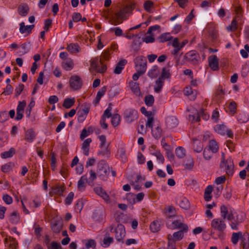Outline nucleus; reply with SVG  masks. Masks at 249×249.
<instances>
[{"instance_id":"nucleus-1","label":"nucleus","mask_w":249,"mask_h":249,"mask_svg":"<svg viewBox=\"0 0 249 249\" xmlns=\"http://www.w3.org/2000/svg\"><path fill=\"white\" fill-rule=\"evenodd\" d=\"M220 167L221 169L224 168L226 174L228 176H232L233 173L234 164L231 157H229L227 160L225 159V154L222 153L221 161L220 164Z\"/></svg>"},{"instance_id":"nucleus-2","label":"nucleus","mask_w":249,"mask_h":249,"mask_svg":"<svg viewBox=\"0 0 249 249\" xmlns=\"http://www.w3.org/2000/svg\"><path fill=\"white\" fill-rule=\"evenodd\" d=\"M135 67L137 68V71L140 74H143L146 71L147 61L143 56L137 57L135 59Z\"/></svg>"},{"instance_id":"nucleus-3","label":"nucleus","mask_w":249,"mask_h":249,"mask_svg":"<svg viewBox=\"0 0 249 249\" xmlns=\"http://www.w3.org/2000/svg\"><path fill=\"white\" fill-rule=\"evenodd\" d=\"M124 116L128 123H131L138 119V113L134 109L128 108L124 111Z\"/></svg>"},{"instance_id":"nucleus-4","label":"nucleus","mask_w":249,"mask_h":249,"mask_svg":"<svg viewBox=\"0 0 249 249\" xmlns=\"http://www.w3.org/2000/svg\"><path fill=\"white\" fill-rule=\"evenodd\" d=\"M211 227L218 232H222L225 230L226 225L223 219L215 218L212 220Z\"/></svg>"},{"instance_id":"nucleus-5","label":"nucleus","mask_w":249,"mask_h":249,"mask_svg":"<svg viewBox=\"0 0 249 249\" xmlns=\"http://www.w3.org/2000/svg\"><path fill=\"white\" fill-rule=\"evenodd\" d=\"M81 78L78 75H73L70 79V85L71 88L74 90H79L82 86Z\"/></svg>"},{"instance_id":"nucleus-6","label":"nucleus","mask_w":249,"mask_h":249,"mask_svg":"<svg viewBox=\"0 0 249 249\" xmlns=\"http://www.w3.org/2000/svg\"><path fill=\"white\" fill-rule=\"evenodd\" d=\"M115 232V238L119 242L124 243L123 239L125 236V231L124 226L122 225H118L117 227L114 229Z\"/></svg>"},{"instance_id":"nucleus-7","label":"nucleus","mask_w":249,"mask_h":249,"mask_svg":"<svg viewBox=\"0 0 249 249\" xmlns=\"http://www.w3.org/2000/svg\"><path fill=\"white\" fill-rule=\"evenodd\" d=\"M184 57L188 62L194 65H196L198 63V60L200 58L199 54L195 51H190L185 54Z\"/></svg>"},{"instance_id":"nucleus-8","label":"nucleus","mask_w":249,"mask_h":249,"mask_svg":"<svg viewBox=\"0 0 249 249\" xmlns=\"http://www.w3.org/2000/svg\"><path fill=\"white\" fill-rule=\"evenodd\" d=\"M52 230L53 232L58 233L62 228V220L61 219L54 218L51 223Z\"/></svg>"},{"instance_id":"nucleus-9","label":"nucleus","mask_w":249,"mask_h":249,"mask_svg":"<svg viewBox=\"0 0 249 249\" xmlns=\"http://www.w3.org/2000/svg\"><path fill=\"white\" fill-rule=\"evenodd\" d=\"M209 65L213 71L218 70V59L215 55H213L209 57Z\"/></svg>"},{"instance_id":"nucleus-10","label":"nucleus","mask_w":249,"mask_h":249,"mask_svg":"<svg viewBox=\"0 0 249 249\" xmlns=\"http://www.w3.org/2000/svg\"><path fill=\"white\" fill-rule=\"evenodd\" d=\"M4 243L8 245L10 249H17L18 244L15 238L7 236L4 239Z\"/></svg>"},{"instance_id":"nucleus-11","label":"nucleus","mask_w":249,"mask_h":249,"mask_svg":"<svg viewBox=\"0 0 249 249\" xmlns=\"http://www.w3.org/2000/svg\"><path fill=\"white\" fill-rule=\"evenodd\" d=\"M172 224L173 225V229H181V230H183L185 232H187L188 230V227L187 225L183 223L180 219L174 221L172 222Z\"/></svg>"},{"instance_id":"nucleus-12","label":"nucleus","mask_w":249,"mask_h":249,"mask_svg":"<svg viewBox=\"0 0 249 249\" xmlns=\"http://www.w3.org/2000/svg\"><path fill=\"white\" fill-rule=\"evenodd\" d=\"M127 63V60L126 59H122L119 61L117 64L113 72L115 74H119L122 72V71L124 69V66Z\"/></svg>"},{"instance_id":"nucleus-13","label":"nucleus","mask_w":249,"mask_h":249,"mask_svg":"<svg viewBox=\"0 0 249 249\" xmlns=\"http://www.w3.org/2000/svg\"><path fill=\"white\" fill-rule=\"evenodd\" d=\"M241 244L242 246L243 249H248L249 248V233L245 232L242 234L241 238Z\"/></svg>"},{"instance_id":"nucleus-14","label":"nucleus","mask_w":249,"mask_h":249,"mask_svg":"<svg viewBox=\"0 0 249 249\" xmlns=\"http://www.w3.org/2000/svg\"><path fill=\"white\" fill-rule=\"evenodd\" d=\"M95 193L102 197L105 200H108L109 199L108 195L106 192L101 187H97L94 188Z\"/></svg>"},{"instance_id":"nucleus-15","label":"nucleus","mask_w":249,"mask_h":249,"mask_svg":"<svg viewBox=\"0 0 249 249\" xmlns=\"http://www.w3.org/2000/svg\"><path fill=\"white\" fill-rule=\"evenodd\" d=\"M19 25V31L21 34L26 33H27L28 34L31 33L32 30L35 27L34 24L25 26L24 23L23 22H21Z\"/></svg>"},{"instance_id":"nucleus-16","label":"nucleus","mask_w":249,"mask_h":249,"mask_svg":"<svg viewBox=\"0 0 249 249\" xmlns=\"http://www.w3.org/2000/svg\"><path fill=\"white\" fill-rule=\"evenodd\" d=\"M18 14L22 16L25 17L27 15L29 11V7L28 5L25 3L23 4L19 5L18 9Z\"/></svg>"},{"instance_id":"nucleus-17","label":"nucleus","mask_w":249,"mask_h":249,"mask_svg":"<svg viewBox=\"0 0 249 249\" xmlns=\"http://www.w3.org/2000/svg\"><path fill=\"white\" fill-rule=\"evenodd\" d=\"M92 140L90 138L85 140L82 143V149L83 150V154L86 156L89 154V147Z\"/></svg>"},{"instance_id":"nucleus-18","label":"nucleus","mask_w":249,"mask_h":249,"mask_svg":"<svg viewBox=\"0 0 249 249\" xmlns=\"http://www.w3.org/2000/svg\"><path fill=\"white\" fill-rule=\"evenodd\" d=\"M88 181L87 177L85 175L82 176L77 183V189L79 191L83 192L86 188L85 181Z\"/></svg>"},{"instance_id":"nucleus-19","label":"nucleus","mask_w":249,"mask_h":249,"mask_svg":"<svg viewBox=\"0 0 249 249\" xmlns=\"http://www.w3.org/2000/svg\"><path fill=\"white\" fill-rule=\"evenodd\" d=\"M80 47L77 43H70L67 47V50L71 53H76L79 52Z\"/></svg>"},{"instance_id":"nucleus-20","label":"nucleus","mask_w":249,"mask_h":249,"mask_svg":"<svg viewBox=\"0 0 249 249\" xmlns=\"http://www.w3.org/2000/svg\"><path fill=\"white\" fill-rule=\"evenodd\" d=\"M133 36H135L132 46L133 49L135 51H138L139 49V47L142 44V40L140 36H138L137 35H133Z\"/></svg>"},{"instance_id":"nucleus-21","label":"nucleus","mask_w":249,"mask_h":249,"mask_svg":"<svg viewBox=\"0 0 249 249\" xmlns=\"http://www.w3.org/2000/svg\"><path fill=\"white\" fill-rule=\"evenodd\" d=\"M213 188L211 185L208 186L205 190L204 198L206 201H209L212 198L211 193Z\"/></svg>"},{"instance_id":"nucleus-22","label":"nucleus","mask_w":249,"mask_h":249,"mask_svg":"<svg viewBox=\"0 0 249 249\" xmlns=\"http://www.w3.org/2000/svg\"><path fill=\"white\" fill-rule=\"evenodd\" d=\"M109 172V168H105L102 171H97V174L98 177L102 180H106L107 178Z\"/></svg>"},{"instance_id":"nucleus-23","label":"nucleus","mask_w":249,"mask_h":249,"mask_svg":"<svg viewBox=\"0 0 249 249\" xmlns=\"http://www.w3.org/2000/svg\"><path fill=\"white\" fill-rule=\"evenodd\" d=\"M164 80L159 77L156 81V85L154 87V91L157 93H159L163 86Z\"/></svg>"},{"instance_id":"nucleus-24","label":"nucleus","mask_w":249,"mask_h":249,"mask_svg":"<svg viewBox=\"0 0 249 249\" xmlns=\"http://www.w3.org/2000/svg\"><path fill=\"white\" fill-rule=\"evenodd\" d=\"M36 137L34 131L32 129H28L25 134V139L29 142H32Z\"/></svg>"},{"instance_id":"nucleus-25","label":"nucleus","mask_w":249,"mask_h":249,"mask_svg":"<svg viewBox=\"0 0 249 249\" xmlns=\"http://www.w3.org/2000/svg\"><path fill=\"white\" fill-rule=\"evenodd\" d=\"M15 166L14 162H9L1 166V170L4 173H7L11 170Z\"/></svg>"},{"instance_id":"nucleus-26","label":"nucleus","mask_w":249,"mask_h":249,"mask_svg":"<svg viewBox=\"0 0 249 249\" xmlns=\"http://www.w3.org/2000/svg\"><path fill=\"white\" fill-rule=\"evenodd\" d=\"M162 129L160 125L152 129L153 136L157 140L159 139L161 135Z\"/></svg>"},{"instance_id":"nucleus-27","label":"nucleus","mask_w":249,"mask_h":249,"mask_svg":"<svg viewBox=\"0 0 249 249\" xmlns=\"http://www.w3.org/2000/svg\"><path fill=\"white\" fill-rule=\"evenodd\" d=\"M74 98H67L64 100L63 103V107L66 108H70L74 105Z\"/></svg>"},{"instance_id":"nucleus-28","label":"nucleus","mask_w":249,"mask_h":249,"mask_svg":"<svg viewBox=\"0 0 249 249\" xmlns=\"http://www.w3.org/2000/svg\"><path fill=\"white\" fill-rule=\"evenodd\" d=\"M130 86L132 91L136 95H139L141 93L139 85L137 82H131L130 83Z\"/></svg>"},{"instance_id":"nucleus-29","label":"nucleus","mask_w":249,"mask_h":249,"mask_svg":"<svg viewBox=\"0 0 249 249\" xmlns=\"http://www.w3.org/2000/svg\"><path fill=\"white\" fill-rule=\"evenodd\" d=\"M179 206L183 209L188 210L190 205L189 201L186 197H182L179 203Z\"/></svg>"},{"instance_id":"nucleus-30","label":"nucleus","mask_w":249,"mask_h":249,"mask_svg":"<svg viewBox=\"0 0 249 249\" xmlns=\"http://www.w3.org/2000/svg\"><path fill=\"white\" fill-rule=\"evenodd\" d=\"M22 51H19L18 53L20 56L28 53L30 51V43H24L21 45Z\"/></svg>"},{"instance_id":"nucleus-31","label":"nucleus","mask_w":249,"mask_h":249,"mask_svg":"<svg viewBox=\"0 0 249 249\" xmlns=\"http://www.w3.org/2000/svg\"><path fill=\"white\" fill-rule=\"evenodd\" d=\"M159 74V71L157 66H154L148 72V76L151 78H154L158 76Z\"/></svg>"},{"instance_id":"nucleus-32","label":"nucleus","mask_w":249,"mask_h":249,"mask_svg":"<svg viewBox=\"0 0 249 249\" xmlns=\"http://www.w3.org/2000/svg\"><path fill=\"white\" fill-rule=\"evenodd\" d=\"M226 126L224 124H217L214 127V130L217 133L224 135L226 132Z\"/></svg>"},{"instance_id":"nucleus-33","label":"nucleus","mask_w":249,"mask_h":249,"mask_svg":"<svg viewBox=\"0 0 249 249\" xmlns=\"http://www.w3.org/2000/svg\"><path fill=\"white\" fill-rule=\"evenodd\" d=\"M15 153V149L14 148H11L9 151L2 153L1 154V157L2 159L11 158L13 156Z\"/></svg>"},{"instance_id":"nucleus-34","label":"nucleus","mask_w":249,"mask_h":249,"mask_svg":"<svg viewBox=\"0 0 249 249\" xmlns=\"http://www.w3.org/2000/svg\"><path fill=\"white\" fill-rule=\"evenodd\" d=\"M207 149L212 151V153H216L218 150V146L215 141L212 140L210 141L209 147Z\"/></svg>"},{"instance_id":"nucleus-35","label":"nucleus","mask_w":249,"mask_h":249,"mask_svg":"<svg viewBox=\"0 0 249 249\" xmlns=\"http://www.w3.org/2000/svg\"><path fill=\"white\" fill-rule=\"evenodd\" d=\"M185 150L181 146H178L176 149V154L179 158H183L185 156Z\"/></svg>"},{"instance_id":"nucleus-36","label":"nucleus","mask_w":249,"mask_h":249,"mask_svg":"<svg viewBox=\"0 0 249 249\" xmlns=\"http://www.w3.org/2000/svg\"><path fill=\"white\" fill-rule=\"evenodd\" d=\"M194 165V162L192 158H187L184 164V167L188 170H192Z\"/></svg>"},{"instance_id":"nucleus-37","label":"nucleus","mask_w":249,"mask_h":249,"mask_svg":"<svg viewBox=\"0 0 249 249\" xmlns=\"http://www.w3.org/2000/svg\"><path fill=\"white\" fill-rule=\"evenodd\" d=\"M172 36H170V33H166L162 34L159 37L160 42H164L172 39Z\"/></svg>"},{"instance_id":"nucleus-38","label":"nucleus","mask_w":249,"mask_h":249,"mask_svg":"<svg viewBox=\"0 0 249 249\" xmlns=\"http://www.w3.org/2000/svg\"><path fill=\"white\" fill-rule=\"evenodd\" d=\"M242 235V233L240 231H239L238 232H233L232 234L231 239L232 243L234 245L237 244L239 239H240Z\"/></svg>"},{"instance_id":"nucleus-39","label":"nucleus","mask_w":249,"mask_h":249,"mask_svg":"<svg viewBox=\"0 0 249 249\" xmlns=\"http://www.w3.org/2000/svg\"><path fill=\"white\" fill-rule=\"evenodd\" d=\"M18 213L17 212L15 211L11 213L10 217V222L13 224H17L19 220V216L17 215Z\"/></svg>"},{"instance_id":"nucleus-40","label":"nucleus","mask_w":249,"mask_h":249,"mask_svg":"<svg viewBox=\"0 0 249 249\" xmlns=\"http://www.w3.org/2000/svg\"><path fill=\"white\" fill-rule=\"evenodd\" d=\"M160 224L158 220L154 221L150 226V230L153 232H156L160 230Z\"/></svg>"},{"instance_id":"nucleus-41","label":"nucleus","mask_w":249,"mask_h":249,"mask_svg":"<svg viewBox=\"0 0 249 249\" xmlns=\"http://www.w3.org/2000/svg\"><path fill=\"white\" fill-rule=\"evenodd\" d=\"M167 123L169 126L174 127L178 124V120L174 117H170L167 120Z\"/></svg>"},{"instance_id":"nucleus-42","label":"nucleus","mask_w":249,"mask_h":249,"mask_svg":"<svg viewBox=\"0 0 249 249\" xmlns=\"http://www.w3.org/2000/svg\"><path fill=\"white\" fill-rule=\"evenodd\" d=\"M144 102L148 107L153 106L154 102V96L152 95H148L144 97Z\"/></svg>"},{"instance_id":"nucleus-43","label":"nucleus","mask_w":249,"mask_h":249,"mask_svg":"<svg viewBox=\"0 0 249 249\" xmlns=\"http://www.w3.org/2000/svg\"><path fill=\"white\" fill-rule=\"evenodd\" d=\"M118 153L119 154V156L123 162H125L127 158L125 153V150L124 148H120L118 150Z\"/></svg>"},{"instance_id":"nucleus-44","label":"nucleus","mask_w":249,"mask_h":249,"mask_svg":"<svg viewBox=\"0 0 249 249\" xmlns=\"http://www.w3.org/2000/svg\"><path fill=\"white\" fill-rule=\"evenodd\" d=\"M121 117L118 114H114L111 119V124L114 127L117 126L120 122Z\"/></svg>"},{"instance_id":"nucleus-45","label":"nucleus","mask_w":249,"mask_h":249,"mask_svg":"<svg viewBox=\"0 0 249 249\" xmlns=\"http://www.w3.org/2000/svg\"><path fill=\"white\" fill-rule=\"evenodd\" d=\"M194 150L197 153H200L203 149V145L199 141H196L194 142Z\"/></svg>"},{"instance_id":"nucleus-46","label":"nucleus","mask_w":249,"mask_h":249,"mask_svg":"<svg viewBox=\"0 0 249 249\" xmlns=\"http://www.w3.org/2000/svg\"><path fill=\"white\" fill-rule=\"evenodd\" d=\"M103 242L105 247H108L110 244L113 242V238L109 237V233H107L105 235V237L104 238Z\"/></svg>"},{"instance_id":"nucleus-47","label":"nucleus","mask_w":249,"mask_h":249,"mask_svg":"<svg viewBox=\"0 0 249 249\" xmlns=\"http://www.w3.org/2000/svg\"><path fill=\"white\" fill-rule=\"evenodd\" d=\"M92 131V130L91 126H89L87 130L86 128L83 129L80 134V139L81 140H83L85 138L88 136Z\"/></svg>"},{"instance_id":"nucleus-48","label":"nucleus","mask_w":249,"mask_h":249,"mask_svg":"<svg viewBox=\"0 0 249 249\" xmlns=\"http://www.w3.org/2000/svg\"><path fill=\"white\" fill-rule=\"evenodd\" d=\"M171 76L169 70H167L166 68H163L162 69L161 75L159 77L162 79L165 80V78H169Z\"/></svg>"},{"instance_id":"nucleus-49","label":"nucleus","mask_w":249,"mask_h":249,"mask_svg":"<svg viewBox=\"0 0 249 249\" xmlns=\"http://www.w3.org/2000/svg\"><path fill=\"white\" fill-rule=\"evenodd\" d=\"M243 222V218L239 219V215L236 216V220L235 222H231V226L232 229L237 230L238 229V225L239 223Z\"/></svg>"},{"instance_id":"nucleus-50","label":"nucleus","mask_w":249,"mask_h":249,"mask_svg":"<svg viewBox=\"0 0 249 249\" xmlns=\"http://www.w3.org/2000/svg\"><path fill=\"white\" fill-rule=\"evenodd\" d=\"M184 231L180 230L177 232L174 233L173 236V238L177 240H180L182 239L184 236Z\"/></svg>"},{"instance_id":"nucleus-51","label":"nucleus","mask_w":249,"mask_h":249,"mask_svg":"<svg viewBox=\"0 0 249 249\" xmlns=\"http://www.w3.org/2000/svg\"><path fill=\"white\" fill-rule=\"evenodd\" d=\"M237 28V21L236 19H233L230 25L227 27V30L228 31L233 32Z\"/></svg>"},{"instance_id":"nucleus-52","label":"nucleus","mask_w":249,"mask_h":249,"mask_svg":"<svg viewBox=\"0 0 249 249\" xmlns=\"http://www.w3.org/2000/svg\"><path fill=\"white\" fill-rule=\"evenodd\" d=\"M111 106H112V104L111 103H109L108 105V107L104 111V114H103V115L102 116V118L106 119V117L109 118L111 116V111L112 110Z\"/></svg>"},{"instance_id":"nucleus-53","label":"nucleus","mask_w":249,"mask_h":249,"mask_svg":"<svg viewBox=\"0 0 249 249\" xmlns=\"http://www.w3.org/2000/svg\"><path fill=\"white\" fill-rule=\"evenodd\" d=\"M102 149L98 152V155H103V156H107L108 157L110 154V149L108 148V146H107L106 147H104L103 148H101Z\"/></svg>"},{"instance_id":"nucleus-54","label":"nucleus","mask_w":249,"mask_h":249,"mask_svg":"<svg viewBox=\"0 0 249 249\" xmlns=\"http://www.w3.org/2000/svg\"><path fill=\"white\" fill-rule=\"evenodd\" d=\"M73 64L71 61H67L65 62L62 63V67L66 71H69L72 69Z\"/></svg>"},{"instance_id":"nucleus-55","label":"nucleus","mask_w":249,"mask_h":249,"mask_svg":"<svg viewBox=\"0 0 249 249\" xmlns=\"http://www.w3.org/2000/svg\"><path fill=\"white\" fill-rule=\"evenodd\" d=\"M213 153H212V151L210 150V149H207V148H205L203 151V157L206 160H209Z\"/></svg>"},{"instance_id":"nucleus-56","label":"nucleus","mask_w":249,"mask_h":249,"mask_svg":"<svg viewBox=\"0 0 249 249\" xmlns=\"http://www.w3.org/2000/svg\"><path fill=\"white\" fill-rule=\"evenodd\" d=\"M107 166L106 161L104 160H101L97 164V171H102L105 168H108Z\"/></svg>"},{"instance_id":"nucleus-57","label":"nucleus","mask_w":249,"mask_h":249,"mask_svg":"<svg viewBox=\"0 0 249 249\" xmlns=\"http://www.w3.org/2000/svg\"><path fill=\"white\" fill-rule=\"evenodd\" d=\"M96 243L93 239H89L88 242L85 244L86 249H89L90 248L95 249L96 248Z\"/></svg>"},{"instance_id":"nucleus-58","label":"nucleus","mask_w":249,"mask_h":249,"mask_svg":"<svg viewBox=\"0 0 249 249\" xmlns=\"http://www.w3.org/2000/svg\"><path fill=\"white\" fill-rule=\"evenodd\" d=\"M48 249H60L62 248L61 246L58 243L53 241L50 245L47 246Z\"/></svg>"},{"instance_id":"nucleus-59","label":"nucleus","mask_w":249,"mask_h":249,"mask_svg":"<svg viewBox=\"0 0 249 249\" xmlns=\"http://www.w3.org/2000/svg\"><path fill=\"white\" fill-rule=\"evenodd\" d=\"M221 214L222 218L224 219L227 217L228 214V210L226 206L222 205L220 208Z\"/></svg>"},{"instance_id":"nucleus-60","label":"nucleus","mask_w":249,"mask_h":249,"mask_svg":"<svg viewBox=\"0 0 249 249\" xmlns=\"http://www.w3.org/2000/svg\"><path fill=\"white\" fill-rule=\"evenodd\" d=\"M153 2L152 1L150 0H147L145 1L144 3V9L148 12H150L151 11V8L153 5Z\"/></svg>"},{"instance_id":"nucleus-61","label":"nucleus","mask_w":249,"mask_h":249,"mask_svg":"<svg viewBox=\"0 0 249 249\" xmlns=\"http://www.w3.org/2000/svg\"><path fill=\"white\" fill-rule=\"evenodd\" d=\"M90 105L88 103H85L83 106V108L81 110H80L82 113L88 115L89 111Z\"/></svg>"},{"instance_id":"nucleus-62","label":"nucleus","mask_w":249,"mask_h":249,"mask_svg":"<svg viewBox=\"0 0 249 249\" xmlns=\"http://www.w3.org/2000/svg\"><path fill=\"white\" fill-rule=\"evenodd\" d=\"M83 207V202L82 200H78L75 206V209L77 212L80 213Z\"/></svg>"},{"instance_id":"nucleus-63","label":"nucleus","mask_w":249,"mask_h":249,"mask_svg":"<svg viewBox=\"0 0 249 249\" xmlns=\"http://www.w3.org/2000/svg\"><path fill=\"white\" fill-rule=\"evenodd\" d=\"M135 3L134 2L131 3L130 4L126 6L124 8V11L125 13L131 12L135 8Z\"/></svg>"},{"instance_id":"nucleus-64","label":"nucleus","mask_w":249,"mask_h":249,"mask_svg":"<svg viewBox=\"0 0 249 249\" xmlns=\"http://www.w3.org/2000/svg\"><path fill=\"white\" fill-rule=\"evenodd\" d=\"M73 197L74 193L73 192H70L65 199V204L67 205L71 204L72 202Z\"/></svg>"}]
</instances>
